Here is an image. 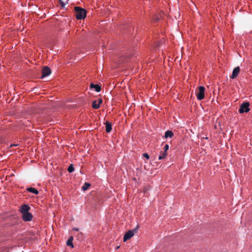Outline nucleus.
<instances>
[{"label":"nucleus","instance_id":"nucleus-1","mask_svg":"<svg viewBox=\"0 0 252 252\" xmlns=\"http://www.w3.org/2000/svg\"><path fill=\"white\" fill-rule=\"evenodd\" d=\"M75 16L77 19H83L86 16V11L79 7H75Z\"/></svg>","mask_w":252,"mask_h":252},{"label":"nucleus","instance_id":"nucleus-2","mask_svg":"<svg viewBox=\"0 0 252 252\" xmlns=\"http://www.w3.org/2000/svg\"><path fill=\"white\" fill-rule=\"evenodd\" d=\"M138 228L128 231L124 235V241L126 242L130 239L135 233L137 232Z\"/></svg>","mask_w":252,"mask_h":252},{"label":"nucleus","instance_id":"nucleus-3","mask_svg":"<svg viewBox=\"0 0 252 252\" xmlns=\"http://www.w3.org/2000/svg\"><path fill=\"white\" fill-rule=\"evenodd\" d=\"M249 105V103L247 102L242 103L239 109V112L240 113H243L244 112H249L250 111Z\"/></svg>","mask_w":252,"mask_h":252},{"label":"nucleus","instance_id":"nucleus-4","mask_svg":"<svg viewBox=\"0 0 252 252\" xmlns=\"http://www.w3.org/2000/svg\"><path fill=\"white\" fill-rule=\"evenodd\" d=\"M205 88L203 86H200L198 88V92L196 94L197 98L198 100H202L204 97Z\"/></svg>","mask_w":252,"mask_h":252},{"label":"nucleus","instance_id":"nucleus-5","mask_svg":"<svg viewBox=\"0 0 252 252\" xmlns=\"http://www.w3.org/2000/svg\"><path fill=\"white\" fill-rule=\"evenodd\" d=\"M51 73V70L50 68L47 66H44L42 69V76L41 78L49 75Z\"/></svg>","mask_w":252,"mask_h":252},{"label":"nucleus","instance_id":"nucleus-6","mask_svg":"<svg viewBox=\"0 0 252 252\" xmlns=\"http://www.w3.org/2000/svg\"><path fill=\"white\" fill-rule=\"evenodd\" d=\"M102 102L101 98H98V100H94L92 103V107L94 109H97L99 108L100 104Z\"/></svg>","mask_w":252,"mask_h":252},{"label":"nucleus","instance_id":"nucleus-7","mask_svg":"<svg viewBox=\"0 0 252 252\" xmlns=\"http://www.w3.org/2000/svg\"><path fill=\"white\" fill-rule=\"evenodd\" d=\"M32 215L29 212L22 214V218L25 221H30L32 220Z\"/></svg>","mask_w":252,"mask_h":252},{"label":"nucleus","instance_id":"nucleus-8","mask_svg":"<svg viewBox=\"0 0 252 252\" xmlns=\"http://www.w3.org/2000/svg\"><path fill=\"white\" fill-rule=\"evenodd\" d=\"M30 209V208L28 205L24 204L22 205L21 207L20 212L22 213V214H23L29 212Z\"/></svg>","mask_w":252,"mask_h":252},{"label":"nucleus","instance_id":"nucleus-9","mask_svg":"<svg viewBox=\"0 0 252 252\" xmlns=\"http://www.w3.org/2000/svg\"><path fill=\"white\" fill-rule=\"evenodd\" d=\"M240 72V68L239 67L237 66L235 67L232 72V74L231 76L230 77L232 79H234L236 78L239 74V73Z\"/></svg>","mask_w":252,"mask_h":252},{"label":"nucleus","instance_id":"nucleus-10","mask_svg":"<svg viewBox=\"0 0 252 252\" xmlns=\"http://www.w3.org/2000/svg\"><path fill=\"white\" fill-rule=\"evenodd\" d=\"M91 88H94L96 92H99L101 90V87L99 85L92 83L90 85Z\"/></svg>","mask_w":252,"mask_h":252},{"label":"nucleus","instance_id":"nucleus-11","mask_svg":"<svg viewBox=\"0 0 252 252\" xmlns=\"http://www.w3.org/2000/svg\"><path fill=\"white\" fill-rule=\"evenodd\" d=\"M73 240V236H70L69 238V239H68V240L67 241V242H66L67 246H70L71 248H73L74 245L72 243Z\"/></svg>","mask_w":252,"mask_h":252},{"label":"nucleus","instance_id":"nucleus-12","mask_svg":"<svg viewBox=\"0 0 252 252\" xmlns=\"http://www.w3.org/2000/svg\"><path fill=\"white\" fill-rule=\"evenodd\" d=\"M167 152L165 151H161L160 152V155L158 157V159L159 160L164 159L167 156Z\"/></svg>","mask_w":252,"mask_h":252},{"label":"nucleus","instance_id":"nucleus-13","mask_svg":"<svg viewBox=\"0 0 252 252\" xmlns=\"http://www.w3.org/2000/svg\"><path fill=\"white\" fill-rule=\"evenodd\" d=\"M105 125H106V131L107 132H110L112 129V126H111V124L108 122H106L105 123Z\"/></svg>","mask_w":252,"mask_h":252},{"label":"nucleus","instance_id":"nucleus-14","mask_svg":"<svg viewBox=\"0 0 252 252\" xmlns=\"http://www.w3.org/2000/svg\"><path fill=\"white\" fill-rule=\"evenodd\" d=\"M27 190L30 192L33 193L35 194H37L38 193V191L33 188H29L27 189Z\"/></svg>","mask_w":252,"mask_h":252},{"label":"nucleus","instance_id":"nucleus-15","mask_svg":"<svg viewBox=\"0 0 252 252\" xmlns=\"http://www.w3.org/2000/svg\"><path fill=\"white\" fill-rule=\"evenodd\" d=\"M173 136V132L170 130H167L165 132L164 137L167 138L168 137H172Z\"/></svg>","mask_w":252,"mask_h":252},{"label":"nucleus","instance_id":"nucleus-16","mask_svg":"<svg viewBox=\"0 0 252 252\" xmlns=\"http://www.w3.org/2000/svg\"><path fill=\"white\" fill-rule=\"evenodd\" d=\"M90 186V184L89 183H85L83 186L82 187V190H83L84 191L86 190Z\"/></svg>","mask_w":252,"mask_h":252},{"label":"nucleus","instance_id":"nucleus-17","mask_svg":"<svg viewBox=\"0 0 252 252\" xmlns=\"http://www.w3.org/2000/svg\"><path fill=\"white\" fill-rule=\"evenodd\" d=\"M74 170V168L72 164L70 165L68 168V171L69 173L72 172Z\"/></svg>","mask_w":252,"mask_h":252},{"label":"nucleus","instance_id":"nucleus-18","mask_svg":"<svg viewBox=\"0 0 252 252\" xmlns=\"http://www.w3.org/2000/svg\"><path fill=\"white\" fill-rule=\"evenodd\" d=\"M163 149H164L163 151L167 152V151L169 149V145L168 144L165 145Z\"/></svg>","mask_w":252,"mask_h":252},{"label":"nucleus","instance_id":"nucleus-19","mask_svg":"<svg viewBox=\"0 0 252 252\" xmlns=\"http://www.w3.org/2000/svg\"><path fill=\"white\" fill-rule=\"evenodd\" d=\"M143 156L145 158H146L147 159H149V155L147 153H144L143 154Z\"/></svg>","mask_w":252,"mask_h":252},{"label":"nucleus","instance_id":"nucleus-20","mask_svg":"<svg viewBox=\"0 0 252 252\" xmlns=\"http://www.w3.org/2000/svg\"><path fill=\"white\" fill-rule=\"evenodd\" d=\"M62 6L63 7L65 5V3L63 2V1L62 0H59Z\"/></svg>","mask_w":252,"mask_h":252},{"label":"nucleus","instance_id":"nucleus-21","mask_svg":"<svg viewBox=\"0 0 252 252\" xmlns=\"http://www.w3.org/2000/svg\"><path fill=\"white\" fill-rule=\"evenodd\" d=\"M73 230H75V231H78V228H74Z\"/></svg>","mask_w":252,"mask_h":252},{"label":"nucleus","instance_id":"nucleus-22","mask_svg":"<svg viewBox=\"0 0 252 252\" xmlns=\"http://www.w3.org/2000/svg\"><path fill=\"white\" fill-rule=\"evenodd\" d=\"M119 248H120V246H118L116 249H118Z\"/></svg>","mask_w":252,"mask_h":252},{"label":"nucleus","instance_id":"nucleus-23","mask_svg":"<svg viewBox=\"0 0 252 252\" xmlns=\"http://www.w3.org/2000/svg\"><path fill=\"white\" fill-rule=\"evenodd\" d=\"M13 146H17V145H13ZM11 146H12V145H11Z\"/></svg>","mask_w":252,"mask_h":252}]
</instances>
